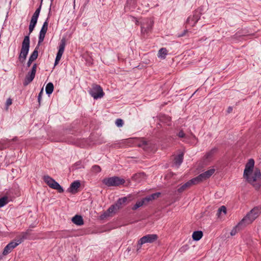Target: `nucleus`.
Masks as SVG:
<instances>
[{"instance_id": "40", "label": "nucleus", "mask_w": 261, "mask_h": 261, "mask_svg": "<svg viewBox=\"0 0 261 261\" xmlns=\"http://www.w3.org/2000/svg\"><path fill=\"white\" fill-rule=\"evenodd\" d=\"M232 111V108L231 107H229L228 108V110H227V112L228 113H231Z\"/></svg>"}, {"instance_id": "19", "label": "nucleus", "mask_w": 261, "mask_h": 261, "mask_svg": "<svg viewBox=\"0 0 261 261\" xmlns=\"http://www.w3.org/2000/svg\"><path fill=\"white\" fill-rule=\"evenodd\" d=\"M72 222L79 226H81L84 224V220L82 217L80 215H75L72 218Z\"/></svg>"}, {"instance_id": "32", "label": "nucleus", "mask_w": 261, "mask_h": 261, "mask_svg": "<svg viewBox=\"0 0 261 261\" xmlns=\"http://www.w3.org/2000/svg\"><path fill=\"white\" fill-rule=\"evenodd\" d=\"M241 225H239V224H238V226H236V227H234L231 231L230 232V234L231 236H234L238 231L239 230V226H241Z\"/></svg>"}, {"instance_id": "26", "label": "nucleus", "mask_w": 261, "mask_h": 261, "mask_svg": "<svg viewBox=\"0 0 261 261\" xmlns=\"http://www.w3.org/2000/svg\"><path fill=\"white\" fill-rule=\"evenodd\" d=\"M39 45H38V44L37 46L35 48L33 52L32 53L31 55L30 56L29 59H30L31 60L34 61L37 58L38 56V49L39 48Z\"/></svg>"}, {"instance_id": "38", "label": "nucleus", "mask_w": 261, "mask_h": 261, "mask_svg": "<svg viewBox=\"0 0 261 261\" xmlns=\"http://www.w3.org/2000/svg\"><path fill=\"white\" fill-rule=\"evenodd\" d=\"M178 136L179 138H184L185 136V134L182 130H180L178 134Z\"/></svg>"}, {"instance_id": "14", "label": "nucleus", "mask_w": 261, "mask_h": 261, "mask_svg": "<svg viewBox=\"0 0 261 261\" xmlns=\"http://www.w3.org/2000/svg\"><path fill=\"white\" fill-rule=\"evenodd\" d=\"M31 230L28 229L25 232H22L17 237V239L15 240L16 243H18V245L21 243L24 240L28 238L29 235H30Z\"/></svg>"}, {"instance_id": "18", "label": "nucleus", "mask_w": 261, "mask_h": 261, "mask_svg": "<svg viewBox=\"0 0 261 261\" xmlns=\"http://www.w3.org/2000/svg\"><path fill=\"white\" fill-rule=\"evenodd\" d=\"M145 179L146 175L144 173H138L134 174L132 176V179L138 182H140Z\"/></svg>"}, {"instance_id": "11", "label": "nucleus", "mask_w": 261, "mask_h": 261, "mask_svg": "<svg viewBox=\"0 0 261 261\" xmlns=\"http://www.w3.org/2000/svg\"><path fill=\"white\" fill-rule=\"evenodd\" d=\"M37 69V64H34L31 69V71L29 72L26 75L25 81L23 83L24 86L28 85L30 84L34 79Z\"/></svg>"}, {"instance_id": "27", "label": "nucleus", "mask_w": 261, "mask_h": 261, "mask_svg": "<svg viewBox=\"0 0 261 261\" xmlns=\"http://www.w3.org/2000/svg\"><path fill=\"white\" fill-rule=\"evenodd\" d=\"M43 179L45 182L49 187H50L51 185L54 184L55 182V180L49 176L48 175H46L43 177Z\"/></svg>"}, {"instance_id": "34", "label": "nucleus", "mask_w": 261, "mask_h": 261, "mask_svg": "<svg viewBox=\"0 0 261 261\" xmlns=\"http://www.w3.org/2000/svg\"><path fill=\"white\" fill-rule=\"evenodd\" d=\"M115 124L118 127H122L124 123L122 119H117L116 120Z\"/></svg>"}, {"instance_id": "28", "label": "nucleus", "mask_w": 261, "mask_h": 261, "mask_svg": "<svg viewBox=\"0 0 261 261\" xmlns=\"http://www.w3.org/2000/svg\"><path fill=\"white\" fill-rule=\"evenodd\" d=\"M54 87L53 84L52 83H48L46 85V88H45V91H46V94H47L48 95L51 94L54 91Z\"/></svg>"}, {"instance_id": "5", "label": "nucleus", "mask_w": 261, "mask_h": 261, "mask_svg": "<svg viewBox=\"0 0 261 261\" xmlns=\"http://www.w3.org/2000/svg\"><path fill=\"white\" fill-rule=\"evenodd\" d=\"M125 180L118 176H113L111 177L104 178L102 180L103 184L108 187H116L122 185L125 183Z\"/></svg>"}, {"instance_id": "43", "label": "nucleus", "mask_w": 261, "mask_h": 261, "mask_svg": "<svg viewBox=\"0 0 261 261\" xmlns=\"http://www.w3.org/2000/svg\"><path fill=\"white\" fill-rule=\"evenodd\" d=\"M17 140V138H14L13 140Z\"/></svg>"}, {"instance_id": "3", "label": "nucleus", "mask_w": 261, "mask_h": 261, "mask_svg": "<svg viewBox=\"0 0 261 261\" xmlns=\"http://www.w3.org/2000/svg\"><path fill=\"white\" fill-rule=\"evenodd\" d=\"M127 200V197H123L119 198L114 204L112 205L107 211L104 212L102 215L103 217H109L110 216H112L113 214H115L126 204Z\"/></svg>"}, {"instance_id": "21", "label": "nucleus", "mask_w": 261, "mask_h": 261, "mask_svg": "<svg viewBox=\"0 0 261 261\" xmlns=\"http://www.w3.org/2000/svg\"><path fill=\"white\" fill-rule=\"evenodd\" d=\"M160 195H161V193L157 192V193H153V194L145 197V198H144V199L145 202L146 201L149 202L150 201H151L152 200H154V199L158 198Z\"/></svg>"}, {"instance_id": "20", "label": "nucleus", "mask_w": 261, "mask_h": 261, "mask_svg": "<svg viewBox=\"0 0 261 261\" xmlns=\"http://www.w3.org/2000/svg\"><path fill=\"white\" fill-rule=\"evenodd\" d=\"M184 154L181 153L175 157L174 160V164L178 167L183 161Z\"/></svg>"}, {"instance_id": "41", "label": "nucleus", "mask_w": 261, "mask_h": 261, "mask_svg": "<svg viewBox=\"0 0 261 261\" xmlns=\"http://www.w3.org/2000/svg\"><path fill=\"white\" fill-rule=\"evenodd\" d=\"M187 32V30H185V31H184V32L181 35H179V36H183L184 35H185L186 34V33Z\"/></svg>"}, {"instance_id": "39", "label": "nucleus", "mask_w": 261, "mask_h": 261, "mask_svg": "<svg viewBox=\"0 0 261 261\" xmlns=\"http://www.w3.org/2000/svg\"><path fill=\"white\" fill-rule=\"evenodd\" d=\"M33 62V61L31 60V59H29V61L27 62V67H29L31 66V65Z\"/></svg>"}, {"instance_id": "33", "label": "nucleus", "mask_w": 261, "mask_h": 261, "mask_svg": "<svg viewBox=\"0 0 261 261\" xmlns=\"http://www.w3.org/2000/svg\"><path fill=\"white\" fill-rule=\"evenodd\" d=\"M147 145V142L146 141L142 140L140 143H138V146L140 147H142L145 149Z\"/></svg>"}, {"instance_id": "42", "label": "nucleus", "mask_w": 261, "mask_h": 261, "mask_svg": "<svg viewBox=\"0 0 261 261\" xmlns=\"http://www.w3.org/2000/svg\"><path fill=\"white\" fill-rule=\"evenodd\" d=\"M136 24H137V25H139V22L137 20H136Z\"/></svg>"}, {"instance_id": "37", "label": "nucleus", "mask_w": 261, "mask_h": 261, "mask_svg": "<svg viewBox=\"0 0 261 261\" xmlns=\"http://www.w3.org/2000/svg\"><path fill=\"white\" fill-rule=\"evenodd\" d=\"M43 93V89L42 88L41 89V91L40 92L38 96V102L39 103L40 102V100H41V95H42Z\"/></svg>"}, {"instance_id": "25", "label": "nucleus", "mask_w": 261, "mask_h": 261, "mask_svg": "<svg viewBox=\"0 0 261 261\" xmlns=\"http://www.w3.org/2000/svg\"><path fill=\"white\" fill-rule=\"evenodd\" d=\"M50 188H51L53 189L58 190V191L59 193H63L64 191L63 189L61 187V186L59 185V184L56 181H55L54 184H53V185H51V186Z\"/></svg>"}, {"instance_id": "12", "label": "nucleus", "mask_w": 261, "mask_h": 261, "mask_svg": "<svg viewBox=\"0 0 261 261\" xmlns=\"http://www.w3.org/2000/svg\"><path fill=\"white\" fill-rule=\"evenodd\" d=\"M48 18L43 23V24L41 28V29L39 33V40H38V45H40V44L43 42L46 33L48 29Z\"/></svg>"}, {"instance_id": "35", "label": "nucleus", "mask_w": 261, "mask_h": 261, "mask_svg": "<svg viewBox=\"0 0 261 261\" xmlns=\"http://www.w3.org/2000/svg\"><path fill=\"white\" fill-rule=\"evenodd\" d=\"M92 170L94 172L98 173L101 171V168L98 165H94L92 167Z\"/></svg>"}, {"instance_id": "17", "label": "nucleus", "mask_w": 261, "mask_h": 261, "mask_svg": "<svg viewBox=\"0 0 261 261\" xmlns=\"http://www.w3.org/2000/svg\"><path fill=\"white\" fill-rule=\"evenodd\" d=\"M80 186L81 183L79 180L74 181L71 184L68 191L72 193H75L77 192V190Z\"/></svg>"}, {"instance_id": "22", "label": "nucleus", "mask_w": 261, "mask_h": 261, "mask_svg": "<svg viewBox=\"0 0 261 261\" xmlns=\"http://www.w3.org/2000/svg\"><path fill=\"white\" fill-rule=\"evenodd\" d=\"M216 150V148H213L207 152L204 156V160L209 161L213 158Z\"/></svg>"}, {"instance_id": "36", "label": "nucleus", "mask_w": 261, "mask_h": 261, "mask_svg": "<svg viewBox=\"0 0 261 261\" xmlns=\"http://www.w3.org/2000/svg\"><path fill=\"white\" fill-rule=\"evenodd\" d=\"M12 99L10 98H8L7 100L6 103L7 107L8 108L9 106H10L12 104Z\"/></svg>"}, {"instance_id": "24", "label": "nucleus", "mask_w": 261, "mask_h": 261, "mask_svg": "<svg viewBox=\"0 0 261 261\" xmlns=\"http://www.w3.org/2000/svg\"><path fill=\"white\" fill-rule=\"evenodd\" d=\"M168 51L165 48H161L158 52V57L164 59L167 55Z\"/></svg>"}, {"instance_id": "7", "label": "nucleus", "mask_w": 261, "mask_h": 261, "mask_svg": "<svg viewBox=\"0 0 261 261\" xmlns=\"http://www.w3.org/2000/svg\"><path fill=\"white\" fill-rule=\"evenodd\" d=\"M153 24V21L151 18H146L141 23V33L143 35L147 34L151 32Z\"/></svg>"}, {"instance_id": "10", "label": "nucleus", "mask_w": 261, "mask_h": 261, "mask_svg": "<svg viewBox=\"0 0 261 261\" xmlns=\"http://www.w3.org/2000/svg\"><path fill=\"white\" fill-rule=\"evenodd\" d=\"M66 45V40L65 38H62L61 43L59 45V49L57 54V56L55 60V65H57L61 59V57L63 54L65 47Z\"/></svg>"}, {"instance_id": "1", "label": "nucleus", "mask_w": 261, "mask_h": 261, "mask_svg": "<svg viewBox=\"0 0 261 261\" xmlns=\"http://www.w3.org/2000/svg\"><path fill=\"white\" fill-rule=\"evenodd\" d=\"M41 7V6L40 5L33 14L29 25V35L24 37L22 41L20 53L19 55V60L21 63H23L25 61L28 54L30 44L29 35L34 30L37 23L38 18L40 12Z\"/></svg>"}, {"instance_id": "15", "label": "nucleus", "mask_w": 261, "mask_h": 261, "mask_svg": "<svg viewBox=\"0 0 261 261\" xmlns=\"http://www.w3.org/2000/svg\"><path fill=\"white\" fill-rule=\"evenodd\" d=\"M196 184H197L196 183V181L194 180V178H193V179L190 180L189 181H188L186 183L184 184L180 188H179L177 189V191L179 193H182L185 190H186L187 189H188L189 187H190L192 185H196Z\"/></svg>"}, {"instance_id": "9", "label": "nucleus", "mask_w": 261, "mask_h": 261, "mask_svg": "<svg viewBox=\"0 0 261 261\" xmlns=\"http://www.w3.org/2000/svg\"><path fill=\"white\" fill-rule=\"evenodd\" d=\"M158 237L155 234H150L142 237L138 241L139 248L145 243H152L157 240Z\"/></svg>"}, {"instance_id": "23", "label": "nucleus", "mask_w": 261, "mask_h": 261, "mask_svg": "<svg viewBox=\"0 0 261 261\" xmlns=\"http://www.w3.org/2000/svg\"><path fill=\"white\" fill-rule=\"evenodd\" d=\"M203 236V232L201 231H195L193 233L192 238L194 241H199Z\"/></svg>"}, {"instance_id": "4", "label": "nucleus", "mask_w": 261, "mask_h": 261, "mask_svg": "<svg viewBox=\"0 0 261 261\" xmlns=\"http://www.w3.org/2000/svg\"><path fill=\"white\" fill-rule=\"evenodd\" d=\"M261 213V206L254 207L239 223V225L244 223L250 224L252 223Z\"/></svg>"}, {"instance_id": "13", "label": "nucleus", "mask_w": 261, "mask_h": 261, "mask_svg": "<svg viewBox=\"0 0 261 261\" xmlns=\"http://www.w3.org/2000/svg\"><path fill=\"white\" fill-rule=\"evenodd\" d=\"M18 245V243H16L14 241L9 243L4 249L3 254L6 255L10 253L12 250Z\"/></svg>"}, {"instance_id": "31", "label": "nucleus", "mask_w": 261, "mask_h": 261, "mask_svg": "<svg viewBox=\"0 0 261 261\" xmlns=\"http://www.w3.org/2000/svg\"><path fill=\"white\" fill-rule=\"evenodd\" d=\"M7 203V198L4 197L0 199V207L4 206Z\"/></svg>"}, {"instance_id": "16", "label": "nucleus", "mask_w": 261, "mask_h": 261, "mask_svg": "<svg viewBox=\"0 0 261 261\" xmlns=\"http://www.w3.org/2000/svg\"><path fill=\"white\" fill-rule=\"evenodd\" d=\"M200 18L199 14H194L192 16H189L187 20V23L193 27L197 22Z\"/></svg>"}, {"instance_id": "30", "label": "nucleus", "mask_w": 261, "mask_h": 261, "mask_svg": "<svg viewBox=\"0 0 261 261\" xmlns=\"http://www.w3.org/2000/svg\"><path fill=\"white\" fill-rule=\"evenodd\" d=\"M223 212L224 214L226 213V208L225 206H221L218 210L217 215L219 216L220 214Z\"/></svg>"}, {"instance_id": "6", "label": "nucleus", "mask_w": 261, "mask_h": 261, "mask_svg": "<svg viewBox=\"0 0 261 261\" xmlns=\"http://www.w3.org/2000/svg\"><path fill=\"white\" fill-rule=\"evenodd\" d=\"M89 92L91 96L95 99L101 98L105 95L102 88L99 85L95 84H92V88Z\"/></svg>"}, {"instance_id": "8", "label": "nucleus", "mask_w": 261, "mask_h": 261, "mask_svg": "<svg viewBox=\"0 0 261 261\" xmlns=\"http://www.w3.org/2000/svg\"><path fill=\"white\" fill-rule=\"evenodd\" d=\"M215 168H211L206 171L199 174L197 177L194 178V180L196 181L197 184L201 182L206 179L209 178L215 172Z\"/></svg>"}, {"instance_id": "29", "label": "nucleus", "mask_w": 261, "mask_h": 261, "mask_svg": "<svg viewBox=\"0 0 261 261\" xmlns=\"http://www.w3.org/2000/svg\"><path fill=\"white\" fill-rule=\"evenodd\" d=\"M145 202L144 199H143L141 201H139L136 202V203L134 205L132 209L133 210H136L139 207L142 206L143 204Z\"/></svg>"}, {"instance_id": "2", "label": "nucleus", "mask_w": 261, "mask_h": 261, "mask_svg": "<svg viewBox=\"0 0 261 261\" xmlns=\"http://www.w3.org/2000/svg\"><path fill=\"white\" fill-rule=\"evenodd\" d=\"M254 165V160L250 159L245 166L243 175L248 182L256 189H258L261 186V173L260 170L257 168H256L253 173Z\"/></svg>"}]
</instances>
